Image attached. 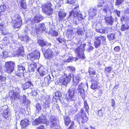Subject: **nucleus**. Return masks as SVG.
Listing matches in <instances>:
<instances>
[{
    "label": "nucleus",
    "mask_w": 129,
    "mask_h": 129,
    "mask_svg": "<svg viewBox=\"0 0 129 129\" xmlns=\"http://www.w3.org/2000/svg\"><path fill=\"white\" fill-rule=\"evenodd\" d=\"M80 11L79 10H75L72 9L69 12V17L71 18L72 17L73 18V21L76 24H78L77 19L78 20V21L80 20H83L84 18L83 17L82 14L79 12Z\"/></svg>",
    "instance_id": "f257e3e1"
},
{
    "label": "nucleus",
    "mask_w": 129,
    "mask_h": 129,
    "mask_svg": "<svg viewBox=\"0 0 129 129\" xmlns=\"http://www.w3.org/2000/svg\"><path fill=\"white\" fill-rule=\"evenodd\" d=\"M86 43L81 44L79 46L74 49V51L77 54V56L78 58L84 59L85 58L84 52L85 50V47L86 46Z\"/></svg>",
    "instance_id": "f03ea898"
},
{
    "label": "nucleus",
    "mask_w": 129,
    "mask_h": 129,
    "mask_svg": "<svg viewBox=\"0 0 129 129\" xmlns=\"http://www.w3.org/2000/svg\"><path fill=\"white\" fill-rule=\"evenodd\" d=\"M52 6L51 2H47L41 6L42 11L48 16H50L52 13L53 10L51 8Z\"/></svg>",
    "instance_id": "7ed1b4c3"
},
{
    "label": "nucleus",
    "mask_w": 129,
    "mask_h": 129,
    "mask_svg": "<svg viewBox=\"0 0 129 129\" xmlns=\"http://www.w3.org/2000/svg\"><path fill=\"white\" fill-rule=\"evenodd\" d=\"M58 52L57 50L54 49L53 51L50 49H47L44 54L45 58L47 59H50L52 57L56 56Z\"/></svg>",
    "instance_id": "20e7f679"
},
{
    "label": "nucleus",
    "mask_w": 129,
    "mask_h": 129,
    "mask_svg": "<svg viewBox=\"0 0 129 129\" xmlns=\"http://www.w3.org/2000/svg\"><path fill=\"white\" fill-rule=\"evenodd\" d=\"M106 37L105 36H100L95 37V41L94 42V45L96 48H98L100 46L101 42L102 44L106 42Z\"/></svg>",
    "instance_id": "39448f33"
},
{
    "label": "nucleus",
    "mask_w": 129,
    "mask_h": 129,
    "mask_svg": "<svg viewBox=\"0 0 129 129\" xmlns=\"http://www.w3.org/2000/svg\"><path fill=\"white\" fill-rule=\"evenodd\" d=\"M72 77V74L71 73L67 75L64 74L59 79L60 82L64 85H66L70 81Z\"/></svg>",
    "instance_id": "423d86ee"
},
{
    "label": "nucleus",
    "mask_w": 129,
    "mask_h": 129,
    "mask_svg": "<svg viewBox=\"0 0 129 129\" xmlns=\"http://www.w3.org/2000/svg\"><path fill=\"white\" fill-rule=\"evenodd\" d=\"M15 64L14 62L7 61L5 64V71L8 73H10L14 71Z\"/></svg>",
    "instance_id": "0eeeda50"
},
{
    "label": "nucleus",
    "mask_w": 129,
    "mask_h": 129,
    "mask_svg": "<svg viewBox=\"0 0 129 129\" xmlns=\"http://www.w3.org/2000/svg\"><path fill=\"white\" fill-rule=\"evenodd\" d=\"M76 91V89L74 88L69 89L68 90V95H67L65 98L67 101H71L74 100L75 94Z\"/></svg>",
    "instance_id": "6e6552de"
},
{
    "label": "nucleus",
    "mask_w": 129,
    "mask_h": 129,
    "mask_svg": "<svg viewBox=\"0 0 129 129\" xmlns=\"http://www.w3.org/2000/svg\"><path fill=\"white\" fill-rule=\"evenodd\" d=\"M40 56V52L37 51L35 50L29 53L27 55V57L28 59L33 61L35 59L39 58Z\"/></svg>",
    "instance_id": "1a4fd4ad"
},
{
    "label": "nucleus",
    "mask_w": 129,
    "mask_h": 129,
    "mask_svg": "<svg viewBox=\"0 0 129 129\" xmlns=\"http://www.w3.org/2000/svg\"><path fill=\"white\" fill-rule=\"evenodd\" d=\"M15 17V19L14 20V21H15V22L13 26L14 28H20L22 25V19L18 14H17L16 16Z\"/></svg>",
    "instance_id": "9d476101"
},
{
    "label": "nucleus",
    "mask_w": 129,
    "mask_h": 129,
    "mask_svg": "<svg viewBox=\"0 0 129 129\" xmlns=\"http://www.w3.org/2000/svg\"><path fill=\"white\" fill-rule=\"evenodd\" d=\"M86 87H88L87 85H84L82 83H81L79 85L78 88L77 89L78 93L83 99L85 98V91L84 88Z\"/></svg>",
    "instance_id": "9b49d317"
},
{
    "label": "nucleus",
    "mask_w": 129,
    "mask_h": 129,
    "mask_svg": "<svg viewBox=\"0 0 129 129\" xmlns=\"http://www.w3.org/2000/svg\"><path fill=\"white\" fill-rule=\"evenodd\" d=\"M80 112L81 113L80 117L81 118V122L84 124L86 122L88 119V118L87 116V114L84 111L83 108L81 109Z\"/></svg>",
    "instance_id": "f8f14e48"
},
{
    "label": "nucleus",
    "mask_w": 129,
    "mask_h": 129,
    "mask_svg": "<svg viewBox=\"0 0 129 129\" xmlns=\"http://www.w3.org/2000/svg\"><path fill=\"white\" fill-rule=\"evenodd\" d=\"M49 122L48 121V124L51 127H56L58 126L57 124V119L54 117L51 116L49 119Z\"/></svg>",
    "instance_id": "ddd939ff"
},
{
    "label": "nucleus",
    "mask_w": 129,
    "mask_h": 129,
    "mask_svg": "<svg viewBox=\"0 0 129 129\" xmlns=\"http://www.w3.org/2000/svg\"><path fill=\"white\" fill-rule=\"evenodd\" d=\"M105 23L107 25H112L114 23V19L111 16H106L104 18Z\"/></svg>",
    "instance_id": "4468645a"
},
{
    "label": "nucleus",
    "mask_w": 129,
    "mask_h": 129,
    "mask_svg": "<svg viewBox=\"0 0 129 129\" xmlns=\"http://www.w3.org/2000/svg\"><path fill=\"white\" fill-rule=\"evenodd\" d=\"M20 98V93L16 92L13 91L12 92V95L10 96V100L12 101L16 100L17 99L19 100Z\"/></svg>",
    "instance_id": "2eb2a0df"
},
{
    "label": "nucleus",
    "mask_w": 129,
    "mask_h": 129,
    "mask_svg": "<svg viewBox=\"0 0 129 129\" xmlns=\"http://www.w3.org/2000/svg\"><path fill=\"white\" fill-rule=\"evenodd\" d=\"M73 84L74 85L76 86L78 85L81 79L80 75L79 74H78L74 77V75H73Z\"/></svg>",
    "instance_id": "dca6fc26"
},
{
    "label": "nucleus",
    "mask_w": 129,
    "mask_h": 129,
    "mask_svg": "<svg viewBox=\"0 0 129 129\" xmlns=\"http://www.w3.org/2000/svg\"><path fill=\"white\" fill-rule=\"evenodd\" d=\"M40 76L42 77L47 74L45 69L43 67L41 66L37 69Z\"/></svg>",
    "instance_id": "f3484780"
},
{
    "label": "nucleus",
    "mask_w": 129,
    "mask_h": 129,
    "mask_svg": "<svg viewBox=\"0 0 129 129\" xmlns=\"http://www.w3.org/2000/svg\"><path fill=\"white\" fill-rule=\"evenodd\" d=\"M67 3L70 4H72L73 6H76L74 8V9H79V5L77 1L75 0H67Z\"/></svg>",
    "instance_id": "a211bd4d"
},
{
    "label": "nucleus",
    "mask_w": 129,
    "mask_h": 129,
    "mask_svg": "<svg viewBox=\"0 0 129 129\" xmlns=\"http://www.w3.org/2000/svg\"><path fill=\"white\" fill-rule=\"evenodd\" d=\"M91 81L93 83L90 86L91 88L93 90H95L98 89V84H99L98 81L97 80L92 79Z\"/></svg>",
    "instance_id": "6ab92c4d"
},
{
    "label": "nucleus",
    "mask_w": 129,
    "mask_h": 129,
    "mask_svg": "<svg viewBox=\"0 0 129 129\" xmlns=\"http://www.w3.org/2000/svg\"><path fill=\"white\" fill-rule=\"evenodd\" d=\"M44 17L41 14H37L35 15L33 19L35 22H39L44 19Z\"/></svg>",
    "instance_id": "aec40b11"
},
{
    "label": "nucleus",
    "mask_w": 129,
    "mask_h": 129,
    "mask_svg": "<svg viewBox=\"0 0 129 129\" xmlns=\"http://www.w3.org/2000/svg\"><path fill=\"white\" fill-rule=\"evenodd\" d=\"M28 120L26 118H25L21 121L20 125L22 128H25L29 125Z\"/></svg>",
    "instance_id": "412c9836"
},
{
    "label": "nucleus",
    "mask_w": 129,
    "mask_h": 129,
    "mask_svg": "<svg viewBox=\"0 0 129 129\" xmlns=\"http://www.w3.org/2000/svg\"><path fill=\"white\" fill-rule=\"evenodd\" d=\"M6 106V108H4V107L2 109L3 110L5 109L2 114V116L6 120H8L9 119V115L8 114L9 112L8 110L7 107Z\"/></svg>",
    "instance_id": "4be33fe9"
},
{
    "label": "nucleus",
    "mask_w": 129,
    "mask_h": 129,
    "mask_svg": "<svg viewBox=\"0 0 129 129\" xmlns=\"http://www.w3.org/2000/svg\"><path fill=\"white\" fill-rule=\"evenodd\" d=\"M37 65L36 63L33 62L28 67V70L31 72H34L36 69Z\"/></svg>",
    "instance_id": "5701e85b"
},
{
    "label": "nucleus",
    "mask_w": 129,
    "mask_h": 129,
    "mask_svg": "<svg viewBox=\"0 0 129 129\" xmlns=\"http://www.w3.org/2000/svg\"><path fill=\"white\" fill-rule=\"evenodd\" d=\"M32 86H33V85L30 81H28L26 82L24 84L22 85V87L23 89L25 90L28 88L29 87Z\"/></svg>",
    "instance_id": "b1692460"
},
{
    "label": "nucleus",
    "mask_w": 129,
    "mask_h": 129,
    "mask_svg": "<svg viewBox=\"0 0 129 129\" xmlns=\"http://www.w3.org/2000/svg\"><path fill=\"white\" fill-rule=\"evenodd\" d=\"M63 119L64 124L67 126H68L72 121L70 118L67 116H64Z\"/></svg>",
    "instance_id": "393cba45"
},
{
    "label": "nucleus",
    "mask_w": 129,
    "mask_h": 129,
    "mask_svg": "<svg viewBox=\"0 0 129 129\" xmlns=\"http://www.w3.org/2000/svg\"><path fill=\"white\" fill-rule=\"evenodd\" d=\"M67 13L62 11L58 12V15L60 20H62L63 18L66 17L67 15Z\"/></svg>",
    "instance_id": "a878e982"
},
{
    "label": "nucleus",
    "mask_w": 129,
    "mask_h": 129,
    "mask_svg": "<svg viewBox=\"0 0 129 129\" xmlns=\"http://www.w3.org/2000/svg\"><path fill=\"white\" fill-rule=\"evenodd\" d=\"M24 49L22 46L19 47L16 52V54L18 55H22L23 54Z\"/></svg>",
    "instance_id": "bb28decb"
},
{
    "label": "nucleus",
    "mask_w": 129,
    "mask_h": 129,
    "mask_svg": "<svg viewBox=\"0 0 129 129\" xmlns=\"http://www.w3.org/2000/svg\"><path fill=\"white\" fill-rule=\"evenodd\" d=\"M105 109L104 107H102L101 109L98 110L97 113V115L99 117H103L104 114Z\"/></svg>",
    "instance_id": "cd10ccee"
},
{
    "label": "nucleus",
    "mask_w": 129,
    "mask_h": 129,
    "mask_svg": "<svg viewBox=\"0 0 129 129\" xmlns=\"http://www.w3.org/2000/svg\"><path fill=\"white\" fill-rule=\"evenodd\" d=\"M50 79L45 77L44 79V82L42 83V86L44 87L47 86L49 85V83L50 82Z\"/></svg>",
    "instance_id": "c85d7f7f"
},
{
    "label": "nucleus",
    "mask_w": 129,
    "mask_h": 129,
    "mask_svg": "<svg viewBox=\"0 0 129 129\" xmlns=\"http://www.w3.org/2000/svg\"><path fill=\"white\" fill-rule=\"evenodd\" d=\"M129 29V25L128 23L126 24H122L121 26L120 30L122 31H124L126 30H128Z\"/></svg>",
    "instance_id": "c756f323"
},
{
    "label": "nucleus",
    "mask_w": 129,
    "mask_h": 129,
    "mask_svg": "<svg viewBox=\"0 0 129 129\" xmlns=\"http://www.w3.org/2000/svg\"><path fill=\"white\" fill-rule=\"evenodd\" d=\"M20 6L21 7L24 9H27V5L25 1L24 0H21L20 2Z\"/></svg>",
    "instance_id": "7c9ffc66"
},
{
    "label": "nucleus",
    "mask_w": 129,
    "mask_h": 129,
    "mask_svg": "<svg viewBox=\"0 0 129 129\" xmlns=\"http://www.w3.org/2000/svg\"><path fill=\"white\" fill-rule=\"evenodd\" d=\"M38 43L41 47H44L46 45L47 43L44 40L39 39L38 40Z\"/></svg>",
    "instance_id": "2f4dec72"
},
{
    "label": "nucleus",
    "mask_w": 129,
    "mask_h": 129,
    "mask_svg": "<svg viewBox=\"0 0 129 129\" xmlns=\"http://www.w3.org/2000/svg\"><path fill=\"white\" fill-rule=\"evenodd\" d=\"M107 37L110 41H112L115 39V34L114 33L109 34L107 35Z\"/></svg>",
    "instance_id": "473e14b6"
},
{
    "label": "nucleus",
    "mask_w": 129,
    "mask_h": 129,
    "mask_svg": "<svg viewBox=\"0 0 129 129\" xmlns=\"http://www.w3.org/2000/svg\"><path fill=\"white\" fill-rule=\"evenodd\" d=\"M39 28L42 32L44 31L46 29L45 25L44 23H42L39 24Z\"/></svg>",
    "instance_id": "72a5a7b5"
},
{
    "label": "nucleus",
    "mask_w": 129,
    "mask_h": 129,
    "mask_svg": "<svg viewBox=\"0 0 129 129\" xmlns=\"http://www.w3.org/2000/svg\"><path fill=\"white\" fill-rule=\"evenodd\" d=\"M76 126L75 125L74 121H72L71 124L67 129H76Z\"/></svg>",
    "instance_id": "f704fd0d"
},
{
    "label": "nucleus",
    "mask_w": 129,
    "mask_h": 129,
    "mask_svg": "<svg viewBox=\"0 0 129 129\" xmlns=\"http://www.w3.org/2000/svg\"><path fill=\"white\" fill-rule=\"evenodd\" d=\"M50 102L48 100H46L44 102L43 105L44 108L46 109L47 108H49V106Z\"/></svg>",
    "instance_id": "c9c22d12"
},
{
    "label": "nucleus",
    "mask_w": 129,
    "mask_h": 129,
    "mask_svg": "<svg viewBox=\"0 0 129 129\" xmlns=\"http://www.w3.org/2000/svg\"><path fill=\"white\" fill-rule=\"evenodd\" d=\"M84 108L85 109V111L87 113H88V109H89L88 105L86 101H84Z\"/></svg>",
    "instance_id": "e433bc0d"
},
{
    "label": "nucleus",
    "mask_w": 129,
    "mask_h": 129,
    "mask_svg": "<svg viewBox=\"0 0 129 129\" xmlns=\"http://www.w3.org/2000/svg\"><path fill=\"white\" fill-rule=\"evenodd\" d=\"M34 122L35 125H38L41 123L42 122L41 121L40 119L37 118L35 119L34 121Z\"/></svg>",
    "instance_id": "4c0bfd02"
},
{
    "label": "nucleus",
    "mask_w": 129,
    "mask_h": 129,
    "mask_svg": "<svg viewBox=\"0 0 129 129\" xmlns=\"http://www.w3.org/2000/svg\"><path fill=\"white\" fill-rule=\"evenodd\" d=\"M102 10L107 14L108 13V10H110L109 9V8L108 6V5H106L104 6Z\"/></svg>",
    "instance_id": "58836bf2"
},
{
    "label": "nucleus",
    "mask_w": 129,
    "mask_h": 129,
    "mask_svg": "<svg viewBox=\"0 0 129 129\" xmlns=\"http://www.w3.org/2000/svg\"><path fill=\"white\" fill-rule=\"evenodd\" d=\"M77 34L78 35L81 36L82 35L83 33V31L82 28L78 29L77 31Z\"/></svg>",
    "instance_id": "ea45409f"
},
{
    "label": "nucleus",
    "mask_w": 129,
    "mask_h": 129,
    "mask_svg": "<svg viewBox=\"0 0 129 129\" xmlns=\"http://www.w3.org/2000/svg\"><path fill=\"white\" fill-rule=\"evenodd\" d=\"M6 7L4 5L0 6V13L4 12L6 10Z\"/></svg>",
    "instance_id": "a19ab883"
},
{
    "label": "nucleus",
    "mask_w": 129,
    "mask_h": 129,
    "mask_svg": "<svg viewBox=\"0 0 129 129\" xmlns=\"http://www.w3.org/2000/svg\"><path fill=\"white\" fill-rule=\"evenodd\" d=\"M49 34L51 36H57L58 35V33L55 30H53V33L50 32Z\"/></svg>",
    "instance_id": "79ce46f5"
},
{
    "label": "nucleus",
    "mask_w": 129,
    "mask_h": 129,
    "mask_svg": "<svg viewBox=\"0 0 129 129\" xmlns=\"http://www.w3.org/2000/svg\"><path fill=\"white\" fill-rule=\"evenodd\" d=\"M25 70V68L22 65H18V70L21 71L22 70L23 72Z\"/></svg>",
    "instance_id": "37998d69"
},
{
    "label": "nucleus",
    "mask_w": 129,
    "mask_h": 129,
    "mask_svg": "<svg viewBox=\"0 0 129 129\" xmlns=\"http://www.w3.org/2000/svg\"><path fill=\"white\" fill-rule=\"evenodd\" d=\"M20 38L22 41H23L25 40L26 41H27L28 39V36L26 35H25L24 37L21 36Z\"/></svg>",
    "instance_id": "c03bdc74"
},
{
    "label": "nucleus",
    "mask_w": 129,
    "mask_h": 129,
    "mask_svg": "<svg viewBox=\"0 0 129 129\" xmlns=\"http://www.w3.org/2000/svg\"><path fill=\"white\" fill-rule=\"evenodd\" d=\"M121 48L119 46L115 47L114 48V51L116 52H119L120 51Z\"/></svg>",
    "instance_id": "a18cd8bd"
},
{
    "label": "nucleus",
    "mask_w": 129,
    "mask_h": 129,
    "mask_svg": "<svg viewBox=\"0 0 129 129\" xmlns=\"http://www.w3.org/2000/svg\"><path fill=\"white\" fill-rule=\"evenodd\" d=\"M124 0H116L115 3L116 6H118L124 2Z\"/></svg>",
    "instance_id": "49530a36"
},
{
    "label": "nucleus",
    "mask_w": 129,
    "mask_h": 129,
    "mask_svg": "<svg viewBox=\"0 0 129 129\" xmlns=\"http://www.w3.org/2000/svg\"><path fill=\"white\" fill-rule=\"evenodd\" d=\"M67 34L69 36L73 35L74 34L73 29H68L67 31Z\"/></svg>",
    "instance_id": "de8ad7c7"
},
{
    "label": "nucleus",
    "mask_w": 129,
    "mask_h": 129,
    "mask_svg": "<svg viewBox=\"0 0 129 129\" xmlns=\"http://www.w3.org/2000/svg\"><path fill=\"white\" fill-rule=\"evenodd\" d=\"M112 68L111 67H106L105 69V70L107 73H109L111 71Z\"/></svg>",
    "instance_id": "09e8293b"
},
{
    "label": "nucleus",
    "mask_w": 129,
    "mask_h": 129,
    "mask_svg": "<svg viewBox=\"0 0 129 129\" xmlns=\"http://www.w3.org/2000/svg\"><path fill=\"white\" fill-rule=\"evenodd\" d=\"M17 71L15 72V74L18 77H20L22 75H23V73L22 72H20Z\"/></svg>",
    "instance_id": "8fccbe9b"
},
{
    "label": "nucleus",
    "mask_w": 129,
    "mask_h": 129,
    "mask_svg": "<svg viewBox=\"0 0 129 129\" xmlns=\"http://www.w3.org/2000/svg\"><path fill=\"white\" fill-rule=\"evenodd\" d=\"M28 101V100L26 99V96L25 95H23V103H26Z\"/></svg>",
    "instance_id": "3c124183"
},
{
    "label": "nucleus",
    "mask_w": 129,
    "mask_h": 129,
    "mask_svg": "<svg viewBox=\"0 0 129 129\" xmlns=\"http://www.w3.org/2000/svg\"><path fill=\"white\" fill-rule=\"evenodd\" d=\"M67 68H68L70 71L72 72H74L75 71V68L73 67L68 66L67 67Z\"/></svg>",
    "instance_id": "603ef678"
},
{
    "label": "nucleus",
    "mask_w": 129,
    "mask_h": 129,
    "mask_svg": "<svg viewBox=\"0 0 129 129\" xmlns=\"http://www.w3.org/2000/svg\"><path fill=\"white\" fill-rule=\"evenodd\" d=\"M36 107L37 109L38 110H40L41 109V107L40 104L39 103L36 104Z\"/></svg>",
    "instance_id": "864d4df0"
},
{
    "label": "nucleus",
    "mask_w": 129,
    "mask_h": 129,
    "mask_svg": "<svg viewBox=\"0 0 129 129\" xmlns=\"http://www.w3.org/2000/svg\"><path fill=\"white\" fill-rule=\"evenodd\" d=\"M59 1L57 3L56 6L58 7H61L62 4L61 2L63 0H58Z\"/></svg>",
    "instance_id": "5fc2aeb1"
},
{
    "label": "nucleus",
    "mask_w": 129,
    "mask_h": 129,
    "mask_svg": "<svg viewBox=\"0 0 129 129\" xmlns=\"http://www.w3.org/2000/svg\"><path fill=\"white\" fill-rule=\"evenodd\" d=\"M112 106L114 108L115 107V104L114 100L112 99L111 100Z\"/></svg>",
    "instance_id": "6e6d98bb"
},
{
    "label": "nucleus",
    "mask_w": 129,
    "mask_h": 129,
    "mask_svg": "<svg viewBox=\"0 0 129 129\" xmlns=\"http://www.w3.org/2000/svg\"><path fill=\"white\" fill-rule=\"evenodd\" d=\"M36 129H45L44 126L42 125L39 126Z\"/></svg>",
    "instance_id": "4d7b16f0"
},
{
    "label": "nucleus",
    "mask_w": 129,
    "mask_h": 129,
    "mask_svg": "<svg viewBox=\"0 0 129 129\" xmlns=\"http://www.w3.org/2000/svg\"><path fill=\"white\" fill-rule=\"evenodd\" d=\"M35 30L37 34H39L38 33L39 31H41L39 27L36 28L35 29Z\"/></svg>",
    "instance_id": "13d9d810"
},
{
    "label": "nucleus",
    "mask_w": 129,
    "mask_h": 129,
    "mask_svg": "<svg viewBox=\"0 0 129 129\" xmlns=\"http://www.w3.org/2000/svg\"><path fill=\"white\" fill-rule=\"evenodd\" d=\"M55 95L56 96H58V97H60L61 95L59 91H57L55 93Z\"/></svg>",
    "instance_id": "bf43d9fd"
},
{
    "label": "nucleus",
    "mask_w": 129,
    "mask_h": 129,
    "mask_svg": "<svg viewBox=\"0 0 129 129\" xmlns=\"http://www.w3.org/2000/svg\"><path fill=\"white\" fill-rule=\"evenodd\" d=\"M103 90H100L98 92V95L99 96H101L103 93Z\"/></svg>",
    "instance_id": "052dcab7"
},
{
    "label": "nucleus",
    "mask_w": 129,
    "mask_h": 129,
    "mask_svg": "<svg viewBox=\"0 0 129 129\" xmlns=\"http://www.w3.org/2000/svg\"><path fill=\"white\" fill-rule=\"evenodd\" d=\"M88 72L89 74L92 75H95L96 73L95 71H89Z\"/></svg>",
    "instance_id": "680f3d73"
},
{
    "label": "nucleus",
    "mask_w": 129,
    "mask_h": 129,
    "mask_svg": "<svg viewBox=\"0 0 129 129\" xmlns=\"http://www.w3.org/2000/svg\"><path fill=\"white\" fill-rule=\"evenodd\" d=\"M101 31H99V33L105 34L106 31V29H101Z\"/></svg>",
    "instance_id": "e2e57ef3"
},
{
    "label": "nucleus",
    "mask_w": 129,
    "mask_h": 129,
    "mask_svg": "<svg viewBox=\"0 0 129 129\" xmlns=\"http://www.w3.org/2000/svg\"><path fill=\"white\" fill-rule=\"evenodd\" d=\"M116 14L117 15L118 17H119L120 16V11H117V10H116Z\"/></svg>",
    "instance_id": "0e129e2a"
},
{
    "label": "nucleus",
    "mask_w": 129,
    "mask_h": 129,
    "mask_svg": "<svg viewBox=\"0 0 129 129\" xmlns=\"http://www.w3.org/2000/svg\"><path fill=\"white\" fill-rule=\"evenodd\" d=\"M94 49V48L93 46H90L88 49V51H90Z\"/></svg>",
    "instance_id": "69168bd1"
},
{
    "label": "nucleus",
    "mask_w": 129,
    "mask_h": 129,
    "mask_svg": "<svg viewBox=\"0 0 129 129\" xmlns=\"http://www.w3.org/2000/svg\"><path fill=\"white\" fill-rule=\"evenodd\" d=\"M56 40L57 41L59 42L60 43H62V39L59 38H57L56 39Z\"/></svg>",
    "instance_id": "338daca9"
},
{
    "label": "nucleus",
    "mask_w": 129,
    "mask_h": 129,
    "mask_svg": "<svg viewBox=\"0 0 129 129\" xmlns=\"http://www.w3.org/2000/svg\"><path fill=\"white\" fill-rule=\"evenodd\" d=\"M5 77L2 76V75H0V81H2L3 80L4 78Z\"/></svg>",
    "instance_id": "774afa93"
}]
</instances>
